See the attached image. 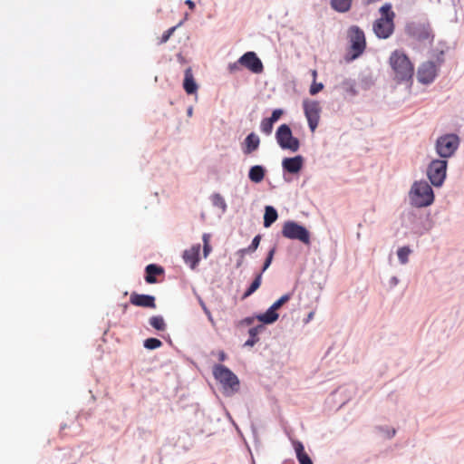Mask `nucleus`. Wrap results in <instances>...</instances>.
<instances>
[{"instance_id": "nucleus-1", "label": "nucleus", "mask_w": 464, "mask_h": 464, "mask_svg": "<svg viewBox=\"0 0 464 464\" xmlns=\"http://www.w3.org/2000/svg\"><path fill=\"white\" fill-rule=\"evenodd\" d=\"M394 79L397 82H408L414 73V66L405 53L395 50L389 58Z\"/></svg>"}, {"instance_id": "nucleus-2", "label": "nucleus", "mask_w": 464, "mask_h": 464, "mask_svg": "<svg viewBox=\"0 0 464 464\" xmlns=\"http://www.w3.org/2000/svg\"><path fill=\"white\" fill-rule=\"evenodd\" d=\"M381 17L376 19L372 24V30L375 35L380 39L389 38L394 32L395 13L392 11V5L384 4L380 9Z\"/></svg>"}, {"instance_id": "nucleus-3", "label": "nucleus", "mask_w": 464, "mask_h": 464, "mask_svg": "<svg viewBox=\"0 0 464 464\" xmlns=\"http://www.w3.org/2000/svg\"><path fill=\"white\" fill-rule=\"evenodd\" d=\"M410 200L416 208H424L434 201V193L431 187L426 181H415L410 191Z\"/></svg>"}, {"instance_id": "nucleus-4", "label": "nucleus", "mask_w": 464, "mask_h": 464, "mask_svg": "<svg viewBox=\"0 0 464 464\" xmlns=\"http://www.w3.org/2000/svg\"><path fill=\"white\" fill-rule=\"evenodd\" d=\"M215 379L222 385L224 393L231 396L239 390V380L237 376L227 367L222 364H216L213 367Z\"/></svg>"}, {"instance_id": "nucleus-5", "label": "nucleus", "mask_w": 464, "mask_h": 464, "mask_svg": "<svg viewBox=\"0 0 464 464\" xmlns=\"http://www.w3.org/2000/svg\"><path fill=\"white\" fill-rule=\"evenodd\" d=\"M408 35L422 45H430L434 34L429 23L412 22L406 26Z\"/></svg>"}, {"instance_id": "nucleus-6", "label": "nucleus", "mask_w": 464, "mask_h": 464, "mask_svg": "<svg viewBox=\"0 0 464 464\" xmlns=\"http://www.w3.org/2000/svg\"><path fill=\"white\" fill-rule=\"evenodd\" d=\"M459 145V138L456 134H445L438 138L435 149L442 159L450 158Z\"/></svg>"}, {"instance_id": "nucleus-7", "label": "nucleus", "mask_w": 464, "mask_h": 464, "mask_svg": "<svg viewBox=\"0 0 464 464\" xmlns=\"http://www.w3.org/2000/svg\"><path fill=\"white\" fill-rule=\"evenodd\" d=\"M283 237L289 239H296L305 245L310 244V233L303 226L295 221H286L282 228Z\"/></svg>"}, {"instance_id": "nucleus-8", "label": "nucleus", "mask_w": 464, "mask_h": 464, "mask_svg": "<svg viewBox=\"0 0 464 464\" xmlns=\"http://www.w3.org/2000/svg\"><path fill=\"white\" fill-rule=\"evenodd\" d=\"M447 160H433L427 169V176L435 187H440L446 178Z\"/></svg>"}, {"instance_id": "nucleus-9", "label": "nucleus", "mask_w": 464, "mask_h": 464, "mask_svg": "<svg viewBox=\"0 0 464 464\" xmlns=\"http://www.w3.org/2000/svg\"><path fill=\"white\" fill-rule=\"evenodd\" d=\"M349 38L353 58H357L363 53L366 46L364 33L358 26L353 25L349 29Z\"/></svg>"}, {"instance_id": "nucleus-10", "label": "nucleus", "mask_w": 464, "mask_h": 464, "mask_svg": "<svg viewBox=\"0 0 464 464\" xmlns=\"http://www.w3.org/2000/svg\"><path fill=\"white\" fill-rule=\"evenodd\" d=\"M276 140L278 144L283 149L290 150L291 151H296L299 149V141L296 138H294L290 128L283 124L276 131Z\"/></svg>"}, {"instance_id": "nucleus-11", "label": "nucleus", "mask_w": 464, "mask_h": 464, "mask_svg": "<svg viewBox=\"0 0 464 464\" xmlns=\"http://www.w3.org/2000/svg\"><path fill=\"white\" fill-rule=\"evenodd\" d=\"M239 63L243 67L248 69L253 73H261L264 70L261 60L254 52H246L239 58Z\"/></svg>"}, {"instance_id": "nucleus-12", "label": "nucleus", "mask_w": 464, "mask_h": 464, "mask_svg": "<svg viewBox=\"0 0 464 464\" xmlns=\"http://www.w3.org/2000/svg\"><path fill=\"white\" fill-rule=\"evenodd\" d=\"M437 75V66L433 62H426L418 70V79L422 83L433 82Z\"/></svg>"}, {"instance_id": "nucleus-13", "label": "nucleus", "mask_w": 464, "mask_h": 464, "mask_svg": "<svg viewBox=\"0 0 464 464\" xmlns=\"http://www.w3.org/2000/svg\"><path fill=\"white\" fill-rule=\"evenodd\" d=\"M130 302L131 304L140 307L155 308V297L149 295H140L132 293L130 295Z\"/></svg>"}, {"instance_id": "nucleus-14", "label": "nucleus", "mask_w": 464, "mask_h": 464, "mask_svg": "<svg viewBox=\"0 0 464 464\" xmlns=\"http://www.w3.org/2000/svg\"><path fill=\"white\" fill-rule=\"evenodd\" d=\"M304 165V158L297 155L293 158H285L282 161L283 169L292 174L298 173Z\"/></svg>"}, {"instance_id": "nucleus-15", "label": "nucleus", "mask_w": 464, "mask_h": 464, "mask_svg": "<svg viewBox=\"0 0 464 464\" xmlns=\"http://www.w3.org/2000/svg\"><path fill=\"white\" fill-rule=\"evenodd\" d=\"M200 245L191 246L189 249L185 250L183 254L184 261L191 268H195L199 261Z\"/></svg>"}, {"instance_id": "nucleus-16", "label": "nucleus", "mask_w": 464, "mask_h": 464, "mask_svg": "<svg viewBox=\"0 0 464 464\" xmlns=\"http://www.w3.org/2000/svg\"><path fill=\"white\" fill-rule=\"evenodd\" d=\"M183 88L188 94H194L198 91V84L194 79L192 69L190 67L185 70Z\"/></svg>"}, {"instance_id": "nucleus-17", "label": "nucleus", "mask_w": 464, "mask_h": 464, "mask_svg": "<svg viewBox=\"0 0 464 464\" xmlns=\"http://www.w3.org/2000/svg\"><path fill=\"white\" fill-rule=\"evenodd\" d=\"M145 273V281L148 284H155L157 283L156 276L163 275L164 269L155 264H150L146 266Z\"/></svg>"}, {"instance_id": "nucleus-18", "label": "nucleus", "mask_w": 464, "mask_h": 464, "mask_svg": "<svg viewBox=\"0 0 464 464\" xmlns=\"http://www.w3.org/2000/svg\"><path fill=\"white\" fill-rule=\"evenodd\" d=\"M260 140L255 133H250L245 140L244 153L250 154L259 147Z\"/></svg>"}, {"instance_id": "nucleus-19", "label": "nucleus", "mask_w": 464, "mask_h": 464, "mask_svg": "<svg viewBox=\"0 0 464 464\" xmlns=\"http://www.w3.org/2000/svg\"><path fill=\"white\" fill-rule=\"evenodd\" d=\"M304 110L305 116H318L321 112V106L316 101H304Z\"/></svg>"}, {"instance_id": "nucleus-20", "label": "nucleus", "mask_w": 464, "mask_h": 464, "mask_svg": "<svg viewBox=\"0 0 464 464\" xmlns=\"http://www.w3.org/2000/svg\"><path fill=\"white\" fill-rule=\"evenodd\" d=\"M248 177L251 181L255 183L261 182L265 178V169L262 166L256 165L253 166L249 169Z\"/></svg>"}, {"instance_id": "nucleus-21", "label": "nucleus", "mask_w": 464, "mask_h": 464, "mask_svg": "<svg viewBox=\"0 0 464 464\" xmlns=\"http://www.w3.org/2000/svg\"><path fill=\"white\" fill-rule=\"evenodd\" d=\"M278 314L270 306L267 311L256 316L264 324H273L278 319Z\"/></svg>"}, {"instance_id": "nucleus-22", "label": "nucleus", "mask_w": 464, "mask_h": 464, "mask_svg": "<svg viewBox=\"0 0 464 464\" xmlns=\"http://www.w3.org/2000/svg\"><path fill=\"white\" fill-rule=\"evenodd\" d=\"M295 450L296 452V458L300 464H313L310 457L304 451V448L301 442L295 444Z\"/></svg>"}, {"instance_id": "nucleus-23", "label": "nucleus", "mask_w": 464, "mask_h": 464, "mask_svg": "<svg viewBox=\"0 0 464 464\" xmlns=\"http://www.w3.org/2000/svg\"><path fill=\"white\" fill-rule=\"evenodd\" d=\"M353 0H331V6L339 13L348 12L352 6Z\"/></svg>"}, {"instance_id": "nucleus-24", "label": "nucleus", "mask_w": 464, "mask_h": 464, "mask_svg": "<svg viewBox=\"0 0 464 464\" xmlns=\"http://www.w3.org/2000/svg\"><path fill=\"white\" fill-rule=\"evenodd\" d=\"M277 217H278L277 212L273 207H271V206L266 207L265 215H264L265 227H269L277 219Z\"/></svg>"}, {"instance_id": "nucleus-25", "label": "nucleus", "mask_w": 464, "mask_h": 464, "mask_svg": "<svg viewBox=\"0 0 464 464\" xmlns=\"http://www.w3.org/2000/svg\"><path fill=\"white\" fill-rule=\"evenodd\" d=\"M262 282V273H259L254 281L251 283L247 290L242 295V299H246L250 296L253 293H255L261 285Z\"/></svg>"}, {"instance_id": "nucleus-26", "label": "nucleus", "mask_w": 464, "mask_h": 464, "mask_svg": "<svg viewBox=\"0 0 464 464\" xmlns=\"http://www.w3.org/2000/svg\"><path fill=\"white\" fill-rule=\"evenodd\" d=\"M263 326H256L250 328L248 334L250 338L245 343V346H253L258 342L257 334L262 330Z\"/></svg>"}, {"instance_id": "nucleus-27", "label": "nucleus", "mask_w": 464, "mask_h": 464, "mask_svg": "<svg viewBox=\"0 0 464 464\" xmlns=\"http://www.w3.org/2000/svg\"><path fill=\"white\" fill-rule=\"evenodd\" d=\"M150 324L158 331H164L166 324L162 316L154 315L150 318Z\"/></svg>"}, {"instance_id": "nucleus-28", "label": "nucleus", "mask_w": 464, "mask_h": 464, "mask_svg": "<svg viewBox=\"0 0 464 464\" xmlns=\"http://www.w3.org/2000/svg\"><path fill=\"white\" fill-rule=\"evenodd\" d=\"M279 118H265L261 122V130L266 134H270L273 130V124Z\"/></svg>"}, {"instance_id": "nucleus-29", "label": "nucleus", "mask_w": 464, "mask_h": 464, "mask_svg": "<svg viewBox=\"0 0 464 464\" xmlns=\"http://www.w3.org/2000/svg\"><path fill=\"white\" fill-rule=\"evenodd\" d=\"M411 249L408 246L400 247L397 251L398 258L401 264H406L411 254Z\"/></svg>"}, {"instance_id": "nucleus-30", "label": "nucleus", "mask_w": 464, "mask_h": 464, "mask_svg": "<svg viewBox=\"0 0 464 464\" xmlns=\"http://www.w3.org/2000/svg\"><path fill=\"white\" fill-rule=\"evenodd\" d=\"M211 199H212V203L214 206L221 208L223 211H226L227 204H226L225 199L223 198V197L220 194H214L212 196Z\"/></svg>"}, {"instance_id": "nucleus-31", "label": "nucleus", "mask_w": 464, "mask_h": 464, "mask_svg": "<svg viewBox=\"0 0 464 464\" xmlns=\"http://www.w3.org/2000/svg\"><path fill=\"white\" fill-rule=\"evenodd\" d=\"M260 241H261V236H260V235H256V236L253 238L252 243H251L247 247H246V248H242V249H243L246 254H252V253H254V252L257 249V247H258V246H259V244H260Z\"/></svg>"}, {"instance_id": "nucleus-32", "label": "nucleus", "mask_w": 464, "mask_h": 464, "mask_svg": "<svg viewBox=\"0 0 464 464\" xmlns=\"http://www.w3.org/2000/svg\"><path fill=\"white\" fill-rule=\"evenodd\" d=\"M162 345L160 340L157 338H148L144 341V347L150 350L160 348Z\"/></svg>"}, {"instance_id": "nucleus-33", "label": "nucleus", "mask_w": 464, "mask_h": 464, "mask_svg": "<svg viewBox=\"0 0 464 464\" xmlns=\"http://www.w3.org/2000/svg\"><path fill=\"white\" fill-rule=\"evenodd\" d=\"M290 295L286 294L282 295L277 301H276L271 307L276 312L283 304L290 300Z\"/></svg>"}, {"instance_id": "nucleus-34", "label": "nucleus", "mask_w": 464, "mask_h": 464, "mask_svg": "<svg viewBox=\"0 0 464 464\" xmlns=\"http://www.w3.org/2000/svg\"><path fill=\"white\" fill-rule=\"evenodd\" d=\"M275 252H276V247H273L268 252V255H267V256H266V258L265 260V263H264V266H263L261 273L265 272L269 267V266L271 265L273 257H274V255H275Z\"/></svg>"}, {"instance_id": "nucleus-35", "label": "nucleus", "mask_w": 464, "mask_h": 464, "mask_svg": "<svg viewBox=\"0 0 464 464\" xmlns=\"http://www.w3.org/2000/svg\"><path fill=\"white\" fill-rule=\"evenodd\" d=\"M203 243H204V246H203L204 256L207 257L211 251V246L209 245V235H208V234L203 235Z\"/></svg>"}, {"instance_id": "nucleus-36", "label": "nucleus", "mask_w": 464, "mask_h": 464, "mask_svg": "<svg viewBox=\"0 0 464 464\" xmlns=\"http://www.w3.org/2000/svg\"><path fill=\"white\" fill-rule=\"evenodd\" d=\"M246 255V253L242 248L236 252V256H237V265H236L237 268H239L242 266Z\"/></svg>"}, {"instance_id": "nucleus-37", "label": "nucleus", "mask_w": 464, "mask_h": 464, "mask_svg": "<svg viewBox=\"0 0 464 464\" xmlns=\"http://www.w3.org/2000/svg\"><path fill=\"white\" fill-rule=\"evenodd\" d=\"M323 88H324L323 83L316 82V81H314L313 84L310 87L309 92L312 95H314V94L318 93L319 92H321L323 90Z\"/></svg>"}, {"instance_id": "nucleus-38", "label": "nucleus", "mask_w": 464, "mask_h": 464, "mask_svg": "<svg viewBox=\"0 0 464 464\" xmlns=\"http://www.w3.org/2000/svg\"><path fill=\"white\" fill-rule=\"evenodd\" d=\"M241 67H243V66L239 63V59H238L237 62L229 63L227 69L230 73H235V72L240 71Z\"/></svg>"}, {"instance_id": "nucleus-39", "label": "nucleus", "mask_w": 464, "mask_h": 464, "mask_svg": "<svg viewBox=\"0 0 464 464\" xmlns=\"http://www.w3.org/2000/svg\"><path fill=\"white\" fill-rule=\"evenodd\" d=\"M176 27H171L169 28V30H167L161 36V40L160 42L161 43H166L169 37L171 36V34H173V32L175 31Z\"/></svg>"}, {"instance_id": "nucleus-40", "label": "nucleus", "mask_w": 464, "mask_h": 464, "mask_svg": "<svg viewBox=\"0 0 464 464\" xmlns=\"http://www.w3.org/2000/svg\"><path fill=\"white\" fill-rule=\"evenodd\" d=\"M307 119H308V123H309V127H310L311 130L314 131L315 128L318 125L319 118H307Z\"/></svg>"}, {"instance_id": "nucleus-41", "label": "nucleus", "mask_w": 464, "mask_h": 464, "mask_svg": "<svg viewBox=\"0 0 464 464\" xmlns=\"http://www.w3.org/2000/svg\"><path fill=\"white\" fill-rule=\"evenodd\" d=\"M201 306H202L204 312L206 313V314L208 315V319L210 321H212V316H211V313L209 312V310L206 307V305L203 303H201Z\"/></svg>"}, {"instance_id": "nucleus-42", "label": "nucleus", "mask_w": 464, "mask_h": 464, "mask_svg": "<svg viewBox=\"0 0 464 464\" xmlns=\"http://www.w3.org/2000/svg\"><path fill=\"white\" fill-rule=\"evenodd\" d=\"M226 359H227V354L225 353L224 351H220L218 353V360L221 362H224Z\"/></svg>"}, {"instance_id": "nucleus-43", "label": "nucleus", "mask_w": 464, "mask_h": 464, "mask_svg": "<svg viewBox=\"0 0 464 464\" xmlns=\"http://www.w3.org/2000/svg\"><path fill=\"white\" fill-rule=\"evenodd\" d=\"M284 113V111L281 109H276L272 112L271 116H282Z\"/></svg>"}, {"instance_id": "nucleus-44", "label": "nucleus", "mask_w": 464, "mask_h": 464, "mask_svg": "<svg viewBox=\"0 0 464 464\" xmlns=\"http://www.w3.org/2000/svg\"><path fill=\"white\" fill-rule=\"evenodd\" d=\"M185 4L189 7L190 10H194L195 3L192 0H186Z\"/></svg>"}, {"instance_id": "nucleus-45", "label": "nucleus", "mask_w": 464, "mask_h": 464, "mask_svg": "<svg viewBox=\"0 0 464 464\" xmlns=\"http://www.w3.org/2000/svg\"><path fill=\"white\" fill-rule=\"evenodd\" d=\"M254 317H246L243 320V323H245L246 324H252L254 323Z\"/></svg>"}, {"instance_id": "nucleus-46", "label": "nucleus", "mask_w": 464, "mask_h": 464, "mask_svg": "<svg viewBox=\"0 0 464 464\" xmlns=\"http://www.w3.org/2000/svg\"><path fill=\"white\" fill-rule=\"evenodd\" d=\"M380 1L381 0H363V4L366 5H370L375 4Z\"/></svg>"}, {"instance_id": "nucleus-47", "label": "nucleus", "mask_w": 464, "mask_h": 464, "mask_svg": "<svg viewBox=\"0 0 464 464\" xmlns=\"http://www.w3.org/2000/svg\"><path fill=\"white\" fill-rule=\"evenodd\" d=\"M312 76H313V80H314V81H316V77H317V72H316V70H313V71H312Z\"/></svg>"}, {"instance_id": "nucleus-48", "label": "nucleus", "mask_w": 464, "mask_h": 464, "mask_svg": "<svg viewBox=\"0 0 464 464\" xmlns=\"http://www.w3.org/2000/svg\"><path fill=\"white\" fill-rule=\"evenodd\" d=\"M314 312H311L309 314H308V320H311L313 317H314Z\"/></svg>"}, {"instance_id": "nucleus-49", "label": "nucleus", "mask_w": 464, "mask_h": 464, "mask_svg": "<svg viewBox=\"0 0 464 464\" xmlns=\"http://www.w3.org/2000/svg\"><path fill=\"white\" fill-rule=\"evenodd\" d=\"M348 90H350V91H351L352 94H354V93H355V92H354V90H353V86H350Z\"/></svg>"}]
</instances>
